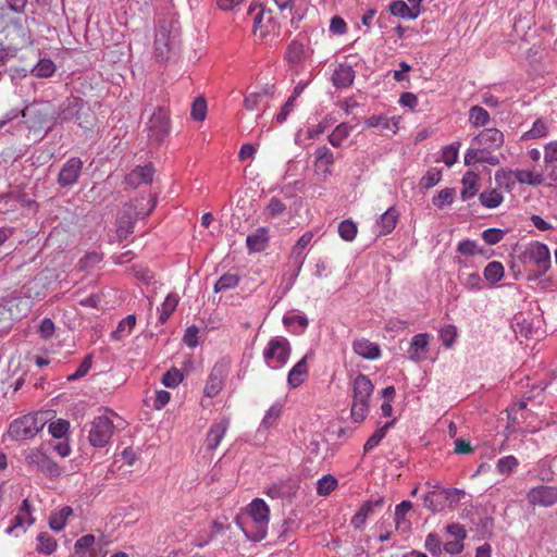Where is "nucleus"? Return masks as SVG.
Masks as SVG:
<instances>
[{"label":"nucleus","instance_id":"1","mask_svg":"<svg viewBox=\"0 0 557 557\" xmlns=\"http://www.w3.org/2000/svg\"><path fill=\"white\" fill-rule=\"evenodd\" d=\"M180 46V26L174 20H162L158 24L153 42V55L163 62L175 54Z\"/></svg>","mask_w":557,"mask_h":557},{"label":"nucleus","instance_id":"2","mask_svg":"<svg viewBox=\"0 0 557 557\" xmlns=\"http://www.w3.org/2000/svg\"><path fill=\"white\" fill-rule=\"evenodd\" d=\"M373 393L371 380L359 373L352 382V404L350 408L351 419L356 423L366 420L369 413V400Z\"/></svg>","mask_w":557,"mask_h":557},{"label":"nucleus","instance_id":"3","mask_svg":"<svg viewBox=\"0 0 557 557\" xmlns=\"http://www.w3.org/2000/svg\"><path fill=\"white\" fill-rule=\"evenodd\" d=\"M144 199L136 200L124 206L123 210L117 216L116 234L120 239H126L133 233L135 223L138 219L148 216L157 205L156 198L148 201V209L143 210Z\"/></svg>","mask_w":557,"mask_h":557},{"label":"nucleus","instance_id":"4","mask_svg":"<svg viewBox=\"0 0 557 557\" xmlns=\"http://www.w3.org/2000/svg\"><path fill=\"white\" fill-rule=\"evenodd\" d=\"M292 347L287 338L275 336L269 341L263 349L265 364L274 370L283 368L290 356Z\"/></svg>","mask_w":557,"mask_h":557},{"label":"nucleus","instance_id":"5","mask_svg":"<svg viewBox=\"0 0 557 557\" xmlns=\"http://www.w3.org/2000/svg\"><path fill=\"white\" fill-rule=\"evenodd\" d=\"M280 33V24L270 9L261 4L253 16V35L260 40H269L276 37Z\"/></svg>","mask_w":557,"mask_h":557},{"label":"nucleus","instance_id":"6","mask_svg":"<svg viewBox=\"0 0 557 557\" xmlns=\"http://www.w3.org/2000/svg\"><path fill=\"white\" fill-rule=\"evenodd\" d=\"M44 425L37 414H25L10 424L8 434L14 441H24L34 437Z\"/></svg>","mask_w":557,"mask_h":557},{"label":"nucleus","instance_id":"7","mask_svg":"<svg viewBox=\"0 0 557 557\" xmlns=\"http://www.w3.org/2000/svg\"><path fill=\"white\" fill-rule=\"evenodd\" d=\"M524 260L535 267V275L542 276L550 268V252L545 244L535 242L524 251Z\"/></svg>","mask_w":557,"mask_h":557},{"label":"nucleus","instance_id":"8","mask_svg":"<svg viewBox=\"0 0 557 557\" xmlns=\"http://www.w3.org/2000/svg\"><path fill=\"white\" fill-rule=\"evenodd\" d=\"M148 138L150 141L157 144L163 141V139L170 133V113L162 107L157 108L150 116L148 123Z\"/></svg>","mask_w":557,"mask_h":557},{"label":"nucleus","instance_id":"9","mask_svg":"<svg viewBox=\"0 0 557 557\" xmlns=\"http://www.w3.org/2000/svg\"><path fill=\"white\" fill-rule=\"evenodd\" d=\"M114 431L112 420L106 416L96 417L90 425L88 440L94 447H104L111 440Z\"/></svg>","mask_w":557,"mask_h":557},{"label":"nucleus","instance_id":"10","mask_svg":"<svg viewBox=\"0 0 557 557\" xmlns=\"http://www.w3.org/2000/svg\"><path fill=\"white\" fill-rule=\"evenodd\" d=\"M84 163L81 158H70L60 169L57 177V184L61 188H71L77 182L82 175Z\"/></svg>","mask_w":557,"mask_h":557},{"label":"nucleus","instance_id":"11","mask_svg":"<svg viewBox=\"0 0 557 557\" xmlns=\"http://www.w3.org/2000/svg\"><path fill=\"white\" fill-rule=\"evenodd\" d=\"M227 375V366L223 362H216L206 382L203 393L207 397H215L223 388Z\"/></svg>","mask_w":557,"mask_h":557},{"label":"nucleus","instance_id":"12","mask_svg":"<svg viewBox=\"0 0 557 557\" xmlns=\"http://www.w3.org/2000/svg\"><path fill=\"white\" fill-rule=\"evenodd\" d=\"M84 101L81 98H67L61 106L59 119L61 122L79 121V126L87 127L88 120L82 121Z\"/></svg>","mask_w":557,"mask_h":557},{"label":"nucleus","instance_id":"13","mask_svg":"<svg viewBox=\"0 0 557 557\" xmlns=\"http://www.w3.org/2000/svg\"><path fill=\"white\" fill-rule=\"evenodd\" d=\"M335 162L333 151L327 146H320L314 151V168L319 176L323 181L327 180L333 171L332 166Z\"/></svg>","mask_w":557,"mask_h":557},{"label":"nucleus","instance_id":"14","mask_svg":"<svg viewBox=\"0 0 557 557\" xmlns=\"http://www.w3.org/2000/svg\"><path fill=\"white\" fill-rule=\"evenodd\" d=\"M527 498L533 506H553L557 504V487L546 485L533 487L529 491Z\"/></svg>","mask_w":557,"mask_h":557},{"label":"nucleus","instance_id":"15","mask_svg":"<svg viewBox=\"0 0 557 557\" xmlns=\"http://www.w3.org/2000/svg\"><path fill=\"white\" fill-rule=\"evenodd\" d=\"M504 144V135L497 128H485L472 140L473 146L483 147L492 151L498 149Z\"/></svg>","mask_w":557,"mask_h":557},{"label":"nucleus","instance_id":"16","mask_svg":"<svg viewBox=\"0 0 557 557\" xmlns=\"http://www.w3.org/2000/svg\"><path fill=\"white\" fill-rule=\"evenodd\" d=\"M430 335L428 333H419L414 335L408 348L409 359L414 362H421L426 359L429 351Z\"/></svg>","mask_w":557,"mask_h":557},{"label":"nucleus","instance_id":"17","mask_svg":"<svg viewBox=\"0 0 557 557\" xmlns=\"http://www.w3.org/2000/svg\"><path fill=\"white\" fill-rule=\"evenodd\" d=\"M313 237H314L313 232L307 231L301 235V237L296 242V244L292 248V251L289 255V261L296 268L295 276H297L301 270V267L305 261L304 251H305L306 247L311 243Z\"/></svg>","mask_w":557,"mask_h":557},{"label":"nucleus","instance_id":"18","mask_svg":"<svg viewBox=\"0 0 557 557\" xmlns=\"http://www.w3.org/2000/svg\"><path fill=\"white\" fill-rule=\"evenodd\" d=\"M35 522V519L32 517L30 512V504L27 499L22 502V505L18 509L17 515L13 518V523L10 525L5 532L9 535L15 534V532L20 529L24 530L25 525H32Z\"/></svg>","mask_w":557,"mask_h":557},{"label":"nucleus","instance_id":"19","mask_svg":"<svg viewBox=\"0 0 557 557\" xmlns=\"http://www.w3.org/2000/svg\"><path fill=\"white\" fill-rule=\"evenodd\" d=\"M228 425L230 420L227 418H223L210 426L206 438V447L208 450H214L219 446L228 429Z\"/></svg>","mask_w":557,"mask_h":557},{"label":"nucleus","instance_id":"20","mask_svg":"<svg viewBox=\"0 0 557 557\" xmlns=\"http://www.w3.org/2000/svg\"><path fill=\"white\" fill-rule=\"evenodd\" d=\"M154 174V169L151 164L139 165L136 166L133 171H131L125 181L128 185L133 187H138L141 184H149L152 182V177Z\"/></svg>","mask_w":557,"mask_h":557},{"label":"nucleus","instance_id":"21","mask_svg":"<svg viewBox=\"0 0 557 557\" xmlns=\"http://www.w3.org/2000/svg\"><path fill=\"white\" fill-rule=\"evenodd\" d=\"M399 219V212L395 207H389L375 224L377 235L384 236L391 234Z\"/></svg>","mask_w":557,"mask_h":557},{"label":"nucleus","instance_id":"22","mask_svg":"<svg viewBox=\"0 0 557 557\" xmlns=\"http://www.w3.org/2000/svg\"><path fill=\"white\" fill-rule=\"evenodd\" d=\"M487 163L491 165L499 164V159L492 156L491 151L485 150L483 147L470 148L465 154V164L471 165L473 163Z\"/></svg>","mask_w":557,"mask_h":557},{"label":"nucleus","instance_id":"23","mask_svg":"<svg viewBox=\"0 0 557 557\" xmlns=\"http://www.w3.org/2000/svg\"><path fill=\"white\" fill-rule=\"evenodd\" d=\"M384 499L382 497L377 499H370L362 504L359 510L352 516L350 523L355 529H360L364 525L368 517L373 512L374 508H381L383 506Z\"/></svg>","mask_w":557,"mask_h":557},{"label":"nucleus","instance_id":"24","mask_svg":"<svg viewBox=\"0 0 557 557\" xmlns=\"http://www.w3.org/2000/svg\"><path fill=\"white\" fill-rule=\"evenodd\" d=\"M352 350L360 357L369 360L377 359L381 356L379 345L367 338H358L352 343Z\"/></svg>","mask_w":557,"mask_h":557},{"label":"nucleus","instance_id":"25","mask_svg":"<svg viewBox=\"0 0 557 557\" xmlns=\"http://www.w3.org/2000/svg\"><path fill=\"white\" fill-rule=\"evenodd\" d=\"M308 355H305L288 372L287 383L292 388L300 386L308 376Z\"/></svg>","mask_w":557,"mask_h":557},{"label":"nucleus","instance_id":"26","mask_svg":"<svg viewBox=\"0 0 557 557\" xmlns=\"http://www.w3.org/2000/svg\"><path fill=\"white\" fill-rule=\"evenodd\" d=\"M247 510L253 523L269 524L270 509L263 499H253Z\"/></svg>","mask_w":557,"mask_h":557},{"label":"nucleus","instance_id":"27","mask_svg":"<svg viewBox=\"0 0 557 557\" xmlns=\"http://www.w3.org/2000/svg\"><path fill=\"white\" fill-rule=\"evenodd\" d=\"M269 244V228L259 227L246 238V245L250 252H261Z\"/></svg>","mask_w":557,"mask_h":557},{"label":"nucleus","instance_id":"28","mask_svg":"<svg viewBox=\"0 0 557 557\" xmlns=\"http://www.w3.org/2000/svg\"><path fill=\"white\" fill-rule=\"evenodd\" d=\"M236 524L245 533L246 537L252 542H260L267 536L268 524L242 522L240 519H236Z\"/></svg>","mask_w":557,"mask_h":557},{"label":"nucleus","instance_id":"29","mask_svg":"<svg viewBox=\"0 0 557 557\" xmlns=\"http://www.w3.org/2000/svg\"><path fill=\"white\" fill-rule=\"evenodd\" d=\"M355 79V71L348 64H339L332 75V83L337 88L349 87Z\"/></svg>","mask_w":557,"mask_h":557},{"label":"nucleus","instance_id":"30","mask_svg":"<svg viewBox=\"0 0 557 557\" xmlns=\"http://www.w3.org/2000/svg\"><path fill=\"white\" fill-rule=\"evenodd\" d=\"M388 10L392 15L405 18L416 20L420 16L423 10H414L407 2L403 0H394L389 3Z\"/></svg>","mask_w":557,"mask_h":557},{"label":"nucleus","instance_id":"31","mask_svg":"<svg viewBox=\"0 0 557 557\" xmlns=\"http://www.w3.org/2000/svg\"><path fill=\"white\" fill-rule=\"evenodd\" d=\"M307 50L302 42L293 40L287 48L286 59L292 65H300L307 59Z\"/></svg>","mask_w":557,"mask_h":557},{"label":"nucleus","instance_id":"32","mask_svg":"<svg viewBox=\"0 0 557 557\" xmlns=\"http://www.w3.org/2000/svg\"><path fill=\"white\" fill-rule=\"evenodd\" d=\"M479 175L472 171H468L461 180L462 190L460 197L463 201L472 198L479 190Z\"/></svg>","mask_w":557,"mask_h":557},{"label":"nucleus","instance_id":"33","mask_svg":"<svg viewBox=\"0 0 557 557\" xmlns=\"http://www.w3.org/2000/svg\"><path fill=\"white\" fill-rule=\"evenodd\" d=\"M412 509V504L409 500H404L395 508V524L398 530L407 532L410 529V521L406 515Z\"/></svg>","mask_w":557,"mask_h":557},{"label":"nucleus","instance_id":"34","mask_svg":"<svg viewBox=\"0 0 557 557\" xmlns=\"http://www.w3.org/2000/svg\"><path fill=\"white\" fill-rule=\"evenodd\" d=\"M282 414V405L280 403L273 404L265 412L258 431H268L270 428L274 426Z\"/></svg>","mask_w":557,"mask_h":557},{"label":"nucleus","instance_id":"35","mask_svg":"<svg viewBox=\"0 0 557 557\" xmlns=\"http://www.w3.org/2000/svg\"><path fill=\"white\" fill-rule=\"evenodd\" d=\"M395 424V419L386 422L384 425L379 428L364 443L363 453L367 454L381 443V441L386 436L387 431L393 428Z\"/></svg>","mask_w":557,"mask_h":557},{"label":"nucleus","instance_id":"36","mask_svg":"<svg viewBox=\"0 0 557 557\" xmlns=\"http://www.w3.org/2000/svg\"><path fill=\"white\" fill-rule=\"evenodd\" d=\"M516 181L520 184H528L530 186H539L544 182V177L541 173H535L528 170H515L510 172Z\"/></svg>","mask_w":557,"mask_h":557},{"label":"nucleus","instance_id":"37","mask_svg":"<svg viewBox=\"0 0 557 557\" xmlns=\"http://www.w3.org/2000/svg\"><path fill=\"white\" fill-rule=\"evenodd\" d=\"M351 131L352 126L348 123L338 124L329 135V143L335 148L341 147L344 140L350 135Z\"/></svg>","mask_w":557,"mask_h":557},{"label":"nucleus","instance_id":"38","mask_svg":"<svg viewBox=\"0 0 557 557\" xmlns=\"http://www.w3.org/2000/svg\"><path fill=\"white\" fill-rule=\"evenodd\" d=\"M272 95V89L263 88L260 91L250 92L245 96L244 99V107L247 111H255L258 109L259 104L262 102V100L267 97Z\"/></svg>","mask_w":557,"mask_h":557},{"label":"nucleus","instance_id":"39","mask_svg":"<svg viewBox=\"0 0 557 557\" xmlns=\"http://www.w3.org/2000/svg\"><path fill=\"white\" fill-rule=\"evenodd\" d=\"M73 513L70 506L62 507L57 513L49 518V525L53 531L60 532L64 529L67 518Z\"/></svg>","mask_w":557,"mask_h":557},{"label":"nucleus","instance_id":"40","mask_svg":"<svg viewBox=\"0 0 557 557\" xmlns=\"http://www.w3.org/2000/svg\"><path fill=\"white\" fill-rule=\"evenodd\" d=\"M178 300V296L174 293H171L165 297L160 308L159 322L161 324L165 323L170 315L175 311Z\"/></svg>","mask_w":557,"mask_h":557},{"label":"nucleus","instance_id":"41","mask_svg":"<svg viewBox=\"0 0 557 557\" xmlns=\"http://www.w3.org/2000/svg\"><path fill=\"white\" fill-rule=\"evenodd\" d=\"M57 549V541L48 532H41L37 536L36 550L40 554L51 555Z\"/></svg>","mask_w":557,"mask_h":557},{"label":"nucleus","instance_id":"42","mask_svg":"<svg viewBox=\"0 0 557 557\" xmlns=\"http://www.w3.org/2000/svg\"><path fill=\"white\" fill-rule=\"evenodd\" d=\"M480 203L487 208V209H494L497 208L504 200V197L500 191L493 188L490 190H485L480 194L479 196Z\"/></svg>","mask_w":557,"mask_h":557},{"label":"nucleus","instance_id":"43","mask_svg":"<svg viewBox=\"0 0 557 557\" xmlns=\"http://www.w3.org/2000/svg\"><path fill=\"white\" fill-rule=\"evenodd\" d=\"M283 323L286 327L292 329L294 333H301L307 329L309 321L306 315L286 314L283 318Z\"/></svg>","mask_w":557,"mask_h":557},{"label":"nucleus","instance_id":"44","mask_svg":"<svg viewBox=\"0 0 557 557\" xmlns=\"http://www.w3.org/2000/svg\"><path fill=\"white\" fill-rule=\"evenodd\" d=\"M423 504L425 508L433 512L441 511L446 507L445 500L442 498V491L438 493L434 491L426 493L423 497Z\"/></svg>","mask_w":557,"mask_h":557},{"label":"nucleus","instance_id":"45","mask_svg":"<svg viewBox=\"0 0 557 557\" xmlns=\"http://www.w3.org/2000/svg\"><path fill=\"white\" fill-rule=\"evenodd\" d=\"M55 65L50 59H40L37 64L32 69L30 73L40 78H47L53 75Z\"/></svg>","mask_w":557,"mask_h":557},{"label":"nucleus","instance_id":"46","mask_svg":"<svg viewBox=\"0 0 557 557\" xmlns=\"http://www.w3.org/2000/svg\"><path fill=\"white\" fill-rule=\"evenodd\" d=\"M483 274L487 282H490L491 284H496L504 276V267L498 261H492V262L487 263V265L484 269Z\"/></svg>","mask_w":557,"mask_h":557},{"label":"nucleus","instance_id":"47","mask_svg":"<svg viewBox=\"0 0 557 557\" xmlns=\"http://www.w3.org/2000/svg\"><path fill=\"white\" fill-rule=\"evenodd\" d=\"M519 466L518 459L512 456H505L503 458H499L496 462V471L499 474L503 475H509L511 472H513Z\"/></svg>","mask_w":557,"mask_h":557},{"label":"nucleus","instance_id":"48","mask_svg":"<svg viewBox=\"0 0 557 557\" xmlns=\"http://www.w3.org/2000/svg\"><path fill=\"white\" fill-rule=\"evenodd\" d=\"M286 211V205L278 198L272 197L264 208V215L268 219L281 216Z\"/></svg>","mask_w":557,"mask_h":557},{"label":"nucleus","instance_id":"49","mask_svg":"<svg viewBox=\"0 0 557 557\" xmlns=\"http://www.w3.org/2000/svg\"><path fill=\"white\" fill-rule=\"evenodd\" d=\"M38 112L35 107H26L24 110L11 109L3 117L0 119V128L7 125L10 121L15 120L18 115L29 119Z\"/></svg>","mask_w":557,"mask_h":557},{"label":"nucleus","instance_id":"50","mask_svg":"<svg viewBox=\"0 0 557 557\" xmlns=\"http://www.w3.org/2000/svg\"><path fill=\"white\" fill-rule=\"evenodd\" d=\"M239 283V276L234 273L222 275L214 285V292L220 293L231 288H235Z\"/></svg>","mask_w":557,"mask_h":557},{"label":"nucleus","instance_id":"51","mask_svg":"<svg viewBox=\"0 0 557 557\" xmlns=\"http://www.w3.org/2000/svg\"><path fill=\"white\" fill-rule=\"evenodd\" d=\"M460 146L459 141H455L443 148L442 160L447 166L450 168L457 162Z\"/></svg>","mask_w":557,"mask_h":557},{"label":"nucleus","instance_id":"52","mask_svg":"<svg viewBox=\"0 0 557 557\" xmlns=\"http://www.w3.org/2000/svg\"><path fill=\"white\" fill-rule=\"evenodd\" d=\"M357 232V224L351 220H344L338 225V234L346 242H352L356 238Z\"/></svg>","mask_w":557,"mask_h":557},{"label":"nucleus","instance_id":"53","mask_svg":"<svg viewBox=\"0 0 557 557\" xmlns=\"http://www.w3.org/2000/svg\"><path fill=\"white\" fill-rule=\"evenodd\" d=\"M424 547L433 557H440L443 552V544L436 533H429L426 535Z\"/></svg>","mask_w":557,"mask_h":557},{"label":"nucleus","instance_id":"54","mask_svg":"<svg viewBox=\"0 0 557 557\" xmlns=\"http://www.w3.org/2000/svg\"><path fill=\"white\" fill-rule=\"evenodd\" d=\"M455 194L456 190L454 188H444L433 197L432 202L436 208L443 209L445 206L453 203Z\"/></svg>","mask_w":557,"mask_h":557},{"label":"nucleus","instance_id":"55","mask_svg":"<svg viewBox=\"0 0 557 557\" xmlns=\"http://www.w3.org/2000/svg\"><path fill=\"white\" fill-rule=\"evenodd\" d=\"M13 34L18 38V45L27 47L33 45L32 33L28 27L22 23L15 22L13 25Z\"/></svg>","mask_w":557,"mask_h":557},{"label":"nucleus","instance_id":"56","mask_svg":"<svg viewBox=\"0 0 557 557\" xmlns=\"http://www.w3.org/2000/svg\"><path fill=\"white\" fill-rule=\"evenodd\" d=\"M337 487V480L327 474L318 480L317 492L321 496H326Z\"/></svg>","mask_w":557,"mask_h":557},{"label":"nucleus","instance_id":"57","mask_svg":"<svg viewBox=\"0 0 557 557\" xmlns=\"http://www.w3.org/2000/svg\"><path fill=\"white\" fill-rule=\"evenodd\" d=\"M469 117L474 126L485 125L490 121L488 112L479 106H474L470 109Z\"/></svg>","mask_w":557,"mask_h":557},{"label":"nucleus","instance_id":"58","mask_svg":"<svg viewBox=\"0 0 557 557\" xmlns=\"http://www.w3.org/2000/svg\"><path fill=\"white\" fill-rule=\"evenodd\" d=\"M457 251L463 256H474L483 253V248H480L474 240L465 239L458 244Z\"/></svg>","mask_w":557,"mask_h":557},{"label":"nucleus","instance_id":"59","mask_svg":"<svg viewBox=\"0 0 557 557\" xmlns=\"http://www.w3.org/2000/svg\"><path fill=\"white\" fill-rule=\"evenodd\" d=\"M190 115L195 121H203L207 115V102L205 98L198 97L191 106Z\"/></svg>","mask_w":557,"mask_h":557},{"label":"nucleus","instance_id":"60","mask_svg":"<svg viewBox=\"0 0 557 557\" xmlns=\"http://www.w3.org/2000/svg\"><path fill=\"white\" fill-rule=\"evenodd\" d=\"M183 381V374L176 368H172L162 376V384L166 387L174 388Z\"/></svg>","mask_w":557,"mask_h":557},{"label":"nucleus","instance_id":"61","mask_svg":"<svg viewBox=\"0 0 557 557\" xmlns=\"http://www.w3.org/2000/svg\"><path fill=\"white\" fill-rule=\"evenodd\" d=\"M548 127L546 123L542 120H536L531 129H529L524 135L523 138H541L547 135Z\"/></svg>","mask_w":557,"mask_h":557},{"label":"nucleus","instance_id":"62","mask_svg":"<svg viewBox=\"0 0 557 557\" xmlns=\"http://www.w3.org/2000/svg\"><path fill=\"white\" fill-rule=\"evenodd\" d=\"M457 337V329L455 325H446L440 331L442 344L449 348L454 345Z\"/></svg>","mask_w":557,"mask_h":557},{"label":"nucleus","instance_id":"63","mask_svg":"<svg viewBox=\"0 0 557 557\" xmlns=\"http://www.w3.org/2000/svg\"><path fill=\"white\" fill-rule=\"evenodd\" d=\"M38 471L42 472L45 475L49 478H57L60 475V469L58 465L48 456H46L41 461Z\"/></svg>","mask_w":557,"mask_h":557},{"label":"nucleus","instance_id":"64","mask_svg":"<svg viewBox=\"0 0 557 557\" xmlns=\"http://www.w3.org/2000/svg\"><path fill=\"white\" fill-rule=\"evenodd\" d=\"M544 163H545V168L557 163V141L556 140L549 141L545 145V147H544Z\"/></svg>","mask_w":557,"mask_h":557}]
</instances>
